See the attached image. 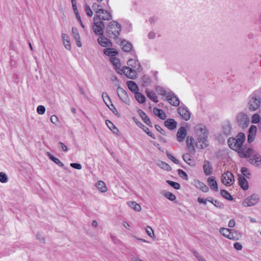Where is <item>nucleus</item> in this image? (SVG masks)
Masks as SVG:
<instances>
[{
    "label": "nucleus",
    "instance_id": "24",
    "mask_svg": "<svg viewBox=\"0 0 261 261\" xmlns=\"http://www.w3.org/2000/svg\"><path fill=\"white\" fill-rule=\"evenodd\" d=\"M72 35L76 42L77 45L79 47H81L82 45V43L81 41L80 36L77 29L75 28H72Z\"/></svg>",
    "mask_w": 261,
    "mask_h": 261
},
{
    "label": "nucleus",
    "instance_id": "3",
    "mask_svg": "<svg viewBox=\"0 0 261 261\" xmlns=\"http://www.w3.org/2000/svg\"><path fill=\"white\" fill-rule=\"evenodd\" d=\"M128 66H124L121 70L118 71L117 73L122 74L123 73L128 78L134 79L137 72L141 71V65L138 60L130 59L127 61Z\"/></svg>",
    "mask_w": 261,
    "mask_h": 261
},
{
    "label": "nucleus",
    "instance_id": "46",
    "mask_svg": "<svg viewBox=\"0 0 261 261\" xmlns=\"http://www.w3.org/2000/svg\"><path fill=\"white\" fill-rule=\"evenodd\" d=\"M260 117L258 114H254L252 115L251 118V122L254 124H256L259 122Z\"/></svg>",
    "mask_w": 261,
    "mask_h": 261
},
{
    "label": "nucleus",
    "instance_id": "42",
    "mask_svg": "<svg viewBox=\"0 0 261 261\" xmlns=\"http://www.w3.org/2000/svg\"><path fill=\"white\" fill-rule=\"evenodd\" d=\"M163 194L166 198L172 201L175 200L176 199V196L173 194L169 192H164L163 193Z\"/></svg>",
    "mask_w": 261,
    "mask_h": 261
},
{
    "label": "nucleus",
    "instance_id": "8",
    "mask_svg": "<svg viewBox=\"0 0 261 261\" xmlns=\"http://www.w3.org/2000/svg\"><path fill=\"white\" fill-rule=\"evenodd\" d=\"M94 24L93 25V30L96 35H101L103 33L105 24L101 20L96 17H94Z\"/></svg>",
    "mask_w": 261,
    "mask_h": 261
},
{
    "label": "nucleus",
    "instance_id": "17",
    "mask_svg": "<svg viewBox=\"0 0 261 261\" xmlns=\"http://www.w3.org/2000/svg\"><path fill=\"white\" fill-rule=\"evenodd\" d=\"M257 132V127L254 125H252L249 129L248 135V142L251 143L255 139Z\"/></svg>",
    "mask_w": 261,
    "mask_h": 261
},
{
    "label": "nucleus",
    "instance_id": "7",
    "mask_svg": "<svg viewBox=\"0 0 261 261\" xmlns=\"http://www.w3.org/2000/svg\"><path fill=\"white\" fill-rule=\"evenodd\" d=\"M236 121L237 124L243 129L247 128L250 123V119L248 116L242 112L236 115Z\"/></svg>",
    "mask_w": 261,
    "mask_h": 261
},
{
    "label": "nucleus",
    "instance_id": "32",
    "mask_svg": "<svg viewBox=\"0 0 261 261\" xmlns=\"http://www.w3.org/2000/svg\"><path fill=\"white\" fill-rule=\"evenodd\" d=\"M155 89L158 94L166 97V98H167L168 94V91H167L165 88L162 87L157 86Z\"/></svg>",
    "mask_w": 261,
    "mask_h": 261
},
{
    "label": "nucleus",
    "instance_id": "59",
    "mask_svg": "<svg viewBox=\"0 0 261 261\" xmlns=\"http://www.w3.org/2000/svg\"><path fill=\"white\" fill-rule=\"evenodd\" d=\"M146 232L147 234L151 238L154 236L152 229L150 226H147L146 228Z\"/></svg>",
    "mask_w": 261,
    "mask_h": 261
},
{
    "label": "nucleus",
    "instance_id": "26",
    "mask_svg": "<svg viewBox=\"0 0 261 261\" xmlns=\"http://www.w3.org/2000/svg\"><path fill=\"white\" fill-rule=\"evenodd\" d=\"M138 113L140 115V116L141 117L144 123H145L147 125L149 126L152 127V124L149 118V117L147 116V115L146 114L145 112H144L142 110H138Z\"/></svg>",
    "mask_w": 261,
    "mask_h": 261
},
{
    "label": "nucleus",
    "instance_id": "58",
    "mask_svg": "<svg viewBox=\"0 0 261 261\" xmlns=\"http://www.w3.org/2000/svg\"><path fill=\"white\" fill-rule=\"evenodd\" d=\"M199 185L200 186V189L202 191H203L204 192H207L208 191V187L206 185H205L204 184L199 182Z\"/></svg>",
    "mask_w": 261,
    "mask_h": 261
},
{
    "label": "nucleus",
    "instance_id": "45",
    "mask_svg": "<svg viewBox=\"0 0 261 261\" xmlns=\"http://www.w3.org/2000/svg\"><path fill=\"white\" fill-rule=\"evenodd\" d=\"M92 7L93 11L96 13V14H98L103 9L101 6L96 3L93 4Z\"/></svg>",
    "mask_w": 261,
    "mask_h": 261
},
{
    "label": "nucleus",
    "instance_id": "12",
    "mask_svg": "<svg viewBox=\"0 0 261 261\" xmlns=\"http://www.w3.org/2000/svg\"><path fill=\"white\" fill-rule=\"evenodd\" d=\"M166 100L171 105L174 107H178L180 104L179 98L174 93L170 90L168 91Z\"/></svg>",
    "mask_w": 261,
    "mask_h": 261
},
{
    "label": "nucleus",
    "instance_id": "22",
    "mask_svg": "<svg viewBox=\"0 0 261 261\" xmlns=\"http://www.w3.org/2000/svg\"><path fill=\"white\" fill-rule=\"evenodd\" d=\"M239 184L240 186L244 190H247L248 188V183L246 179L242 175H239Z\"/></svg>",
    "mask_w": 261,
    "mask_h": 261
},
{
    "label": "nucleus",
    "instance_id": "15",
    "mask_svg": "<svg viewBox=\"0 0 261 261\" xmlns=\"http://www.w3.org/2000/svg\"><path fill=\"white\" fill-rule=\"evenodd\" d=\"M94 17L103 20H110L112 19V15L110 12L103 9L98 14L95 15Z\"/></svg>",
    "mask_w": 261,
    "mask_h": 261
},
{
    "label": "nucleus",
    "instance_id": "1",
    "mask_svg": "<svg viewBox=\"0 0 261 261\" xmlns=\"http://www.w3.org/2000/svg\"><path fill=\"white\" fill-rule=\"evenodd\" d=\"M195 133L197 137L196 147L200 149L207 147L208 145V133L206 127L201 124L197 125L195 128Z\"/></svg>",
    "mask_w": 261,
    "mask_h": 261
},
{
    "label": "nucleus",
    "instance_id": "23",
    "mask_svg": "<svg viewBox=\"0 0 261 261\" xmlns=\"http://www.w3.org/2000/svg\"><path fill=\"white\" fill-rule=\"evenodd\" d=\"M164 124L169 129L173 130L176 127L177 122L173 119H168L164 122Z\"/></svg>",
    "mask_w": 261,
    "mask_h": 261
},
{
    "label": "nucleus",
    "instance_id": "16",
    "mask_svg": "<svg viewBox=\"0 0 261 261\" xmlns=\"http://www.w3.org/2000/svg\"><path fill=\"white\" fill-rule=\"evenodd\" d=\"M202 168L204 174L205 175L208 176L212 174L213 169L211 163L208 161H204Z\"/></svg>",
    "mask_w": 261,
    "mask_h": 261
},
{
    "label": "nucleus",
    "instance_id": "55",
    "mask_svg": "<svg viewBox=\"0 0 261 261\" xmlns=\"http://www.w3.org/2000/svg\"><path fill=\"white\" fill-rule=\"evenodd\" d=\"M167 157L170 159L172 162H173L176 164H179V161L177 160L174 156H173L171 153L168 152L166 153Z\"/></svg>",
    "mask_w": 261,
    "mask_h": 261
},
{
    "label": "nucleus",
    "instance_id": "39",
    "mask_svg": "<svg viewBox=\"0 0 261 261\" xmlns=\"http://www.w3.org/2000/svg\"><path fill=\"white\" fill-rule=\"evenodd\" d=\"M151 82L150 78L146 75L143 76L142 77L141 82L143 86H147L151 83Z\"/></svg>",
    "mask_w": 261,
    "mask_h": 261
},
{
    "label": "nucleus",
    "instance_id": "25",
    "mask_svg": "<svg viewBox=\"0 0 261 261\" xmlns=\"http://www.w3.org/2000/svg\"><path fill=\"white\" fill-rule=\"evenodd\" d=\"M145 93L147 96L152 101L156 103L159 101L156 93L152 90L146 89Z\"/></svg>",
    "mask_w": 261,
    "mask_h": 261
},
{
    "label": "nucleus",
    "instance_id": "33",
    "mask_svg": "<svg viewBox=\"0 0 261 261\" xmlns=\"http://www.w3.org/2000/svg\"><path fill=\"white\" fill-rule=\"evenodd\" d=\"M103 53L108 56L112 57H115V56L117 54V51H116L113 48H105L103 50Z\"/></svg>",
    "mask_w": 261,
    "mask_h": 261
},
{
    "label": "nucleus",
    "instance_id": "10",
    "mask_svg": "<svg viewBox=\"0 0 261 261\" xmlns=\"http://www.w3.org/2000/svg\"><path fill=\"white\" fill-rule=\"evenodd\" d=\"M102 98L103 99V101L107 105V106L110 109V110L115 115H118V112L115 107V106L112 103L111 100L108 95V94L106 92H103L102 94Z\"/></svg>",
    "mask_w": 261,
    "mask_h": 261
},
{
    "label": "nucleus",
    "instance_id": "60",
    "mask_svg": "<svg viewBox=\"0 0 261 261\" xmlns=\"http://www.w3.org/2000/svg\"><path fill=\"white\" fill-rule=\"evenodd\" d=\"M156 130L160 134L163 135H166L165 130L159 125H155L154 126Z\"/></svg>",
    "mask_w": 261,
    "mask_h": 261
},
{
    "label": "nucleus",
    "instance_id": "29",
    "mask_svg": "<svg viewBox=\"0 0 261 261\" xmlns=\"http://www.w3.org/2000/svg\"><path fill=\"white\" fill-rule=\"evenodd\" d=\"M121 45L122 46V49L124 51L129 52L132 50V44L126 40L121 41Z\"/></svg>",
    "mask_w": 261,
    "mask_h": 261
},
{
    "label": "nucleus",
    "instance_id": "5",
    "mask_svg": "<svg viewBox=\"0 0 261 261\" xmlns=\"http://www.w3.org/2000/svg\"><path fill=\"white\" fill-rule=\"evenodd\" d=\"M241 158H249V162L253 165L261 167V155L251 148L246 149L245 153H241Z\"/></svg>",
    "mask_w": 261,
    "mask_h": 261
},
{
    "label": "nucleus",
    "instance_id": "53",
    "mask_svg": "<svg viewBox=\"0 0 261 261\" xmlns=\"http://www.w3.org/2000/svg\"><path fill=\"white\" fill-rule=\"evenodd\" d=\"M85 11L89 17H91L93 15V12L90 7L87 5H85Z\"/></svg>",
    "mask_w": 261,
    "mask_h": 261
},
{
    "label": "nucleus",
    "instance_id": "6",
    "mask_svg": "<svg viewBox=\"0 0 261 261\" xmlns=\"http://www.w3.org/2000/svg\"><path fill=\"white\" fill-rule=\"evenodd\" d=\"M261 104L260 92L255 91L248 98V108L250 111H254L257 110Z\"/></svg>",
    "mask_w": 261,
    "mask_h": 261
},
{
    "label": "nucleus",
    "instance_id": "44",
    "mask_svg": "<svg viewBox=\"0 0 261 261\" xmlns=\"http://www.w3.org/2000/svg\"><path fill=\"white\" fill-rule=\"evenodd\" d=\"M227 238L232 240H238L237 232L234 229H231L230 233L229 234V236H228Z\"/></svg>",
    "mask_w": 261,
    "mask_h": 261
},
{
    "label": "nucleus",
    "instance_id": "13",
    "mask_svg": "<svg viewBox=\"0 0 261 261\" xmlns=\"http://www.w3.org/2000/svg\"><path fill=\"white\" fill-rule=\"evenodd\" d=\"M234 181L233 175L229 171L224 172L222 176V182L226 186H230Z\"/></svg>",
    "mask_w": 261,
    "mask_h": 261
},
{
    "label": "nucleus",
    "instance_id": "14",
    "mask_svg": "<svg viewBox=\"0 0 261 261\" xmlns=\"http://www.w3.org/2000/svg\"><path fill=\"white\" fill-rule=\"evenodd\" d=\"M117 92L120 99L124 103L128 104L130 100L126 92L122 88H117Z\"/></svg>",
    "mask_w": 261,
    "mask_h": 261
},
{
    "label": "nucleus",
    "instance_id": "40",
    "mask_svg": "<svg viewBox=\"0 0 261 261\" xmlns=\"http://www.w3.org/2000/svg\"><path fill=\"white\" fill-rule=\"evenodd\" d=\"M110 60L112 64L115 67L117 72L119 70L120 71V70L121 69H120V64L119 60L115 57H112L111 58Z\"/></svg>",
    "mask_w": 261,
    "mask_h": 261
},
{
    "label": "nucleus",
    "instance_id": "56",
    "mask_svg": "<svg viewBox=\"0 0 261 261\" xmlns=\"http://www.w3.org/2000/svg\"><path fill=\"white\" fill-rule=\"evenodd\" d=\"M241 171L244 176H246L247 178H249V175H250V174L249 172L248 169L247 168L242 167L241 169Z\"/></svg>",
    "mask_w": 261,
    "mask_h": 261
},
{
    "label": "nucleus",
    "instance_id": "31",
    "mask_svg": "<svg viewBox=\"0 0 261 261\" xmlns=\"http://www.w3.org/2000/svg\"><path fill=\"white\" fill-rule=\"evenodd\" d=\"M62 36L65 47L67 49L70 50L71 48V46L68 36L66 34H63Z\"/></svg>",
    "mask_w": 261,
    "mask_h": 261
},
{
    "label": "nucleus",
    "instance_id": "47",
    "mask_svg": "<svg viewBox=\"0 0 261 261\" xmlns=\"http://www.w3.org/2000/svg\"><path fill=\"white\" fill-rule=\"evenodd\" d=\"M167 182L170 186H171V187H172L173 188H174L176 190H178L180 188V186L179 184H178V182H175V181H171V180H167Z\"/></svg>",
    "mask_w": 261,
    "mask_h": 261
},
{
    "label": "nucleus",
    "instance_id": "4",
    "mask_svg": "<svg viewBox=\"0 0 261 261\" xmlns=\"http://www.w3.org/2000/svg\"><path fill=\"white\" fill-rule=\"evenodd\" d=\"M121 30V25L117 21H111L106 28V33L108 36L118 42L120 41L118 37Z\"/></svg>",
    "mask_w": 261,
    "mask_h": 261
},
{
    "label": "nucleus",
    "instance_id": "11",
    "mask_svg": "<svg viewBox=\"0 0 261 261\" xmlns=\"http://www.w3.org/2000/svg\"><path fill=\"white\" fill-rule=\"evenodd\" d=\"M178 113L185 120L188 121L190 119L191 114L188 108L184 105H181L178 108Z\"/></svg>",
    "mask_w": 261,
    "mask_h": 261
},
{
    "label": "nucleus",
    "instance_id": "54",
    "mask_svg": "<svg viewBox=\"0 0 261 261\" xmlns=\"http://www.w3.org/2000/svg\"><path fill=\"white\" fill-rule=\"evenodd\" d=\"M106 123L108 127L111 130H113L114 129H116L117 130L116 127L114 125L113 123H112L110 120H106Z\"/></svg>",
    "mask_w": 261,
    "mask_h": 261
},
{
    "label": "nucleus",
    "instance_id": "21",
    "mask_svg": "<svg viewBox=\"0 0 261 261\" xmlns=\"http://www.w3.org/2000/svg\"><path fill=\"white\" fill-rule=\"evenodd\" d=\"M186 142L188 151L191 153H194L195 149L194 145V140L193 137H188L187 139Z\"/></svg>",
    "mask_w": 261,
    "mask_h": 261
},
{
    "label": "nucleus",
    "instance_id": "43",
    "mask_svg": "<svg viewBox=\"0 0 261 261\" xmlns=\"http://www.w3.org/2000/svg\"><path fill=\"white\" fill-rule=\"evenodd\" d=\"M231 230V229H230L222 227L220 228L219 231L222 235L227 238L228 236H229V234L230 233Z\"/></svg>",
    "mask_w": 261,
    "mask_h": 261
},
{
    "label": "nucleus",
    "instance_id": "28",
    "mask_svg": "<svg viewBox=\"0 0 261 261\" xmlns=\"http://www.w3.org/2000/svg\"><path fill=\"white\" fill-rule=\"evenodd\" d=\"M138 126L142 128L149 136L155 139V137L153 134L150 130V129L145 125H143L140 122L137 123Z\"/></svg>",
    "mask_w": 261,
    "mask_h": 261
},
{
    "label": "nucleus",
    "instance_id": "37",
    "mask_svg": "<svg viewBox=\"0 0 261 261\" xmlns=\"http://www.w3.org/2000/svg\"><path fill=\"white\" fill-rule=\"evenodd\" d=\"M223 132L226 135H228L231 133V126L229 122H227L223 125Z\"/></svg>",
    "mask_w": 261,
    "mask_h": 261
},
{
    "label": "nucleus",
    "instance_id": "52",
    "mask_svg": "<svg viewBox=\"0 0 261 261\" xmlns=\"http://www.w3.org/2000/svg\"><path fill=\"white\" fill-rule=\"evenodd\" d=\"M8 177L4 172H0V181L2 183H6L8 181Z\"/></svg>",
    "mask_w": 261,
    "mask_h": 261
},
{
    "label": "nucleus",
    "instance_id": "62",
    "mask_svg": "<svg viewBox=\"0 0 261 261\" xmlns=\"http://www.w3.org/2000/svg\"><path fill=\"white\" fill-rule=\"evenodd\" d=\"M70 165L71 167L78 170H80L82 168V165L79 163H71Z\"/></svg>",
    "mask_w": 261,
    "mask_h": 261
},
{
    "label": "nucleus",
    "instance_id": "50",
    "mask_svg": "<svg viewBox=\"0 0 261 261\" xmlns=\"http://www.w3.org/2000/svg\"><path fill=\"white\" fill-rule=\"evenodd\" d=\"M178 175L183 179H185L186 180H188V174L186 172H185L184 170L181 169H178L177 170Z\"/></svg>",
    "mask_w": 261,
    "mask_h": 261
},
{
    "label": "nucleus",
    "instance_id": "61",
    "mask_svg": "<svg viewBox=\"0 0 261 261\" xmlns=\"http://www.w3.org/2000/svg\"><path fill=\"white\" fill-rule=\"evenodd\" d=\"M51 122L55 125H57L59 122V119L58 117L55 115H53L50 117Z\"/></svg>",
    "mask_w": 261,
    "mask_h": 261
},
{
    "label": "nucleus",
    "instance_id": "30",
    "mask_svg": "<svg viewBox=\"0 0 261 261\" xmlns=\"http://www.w3.org/2000/svg\"><path fill=\"white\" fill-rule=\"evenodd\" d=\"M126 84L128 89L134 93L138 91V87L134 81H128L127 82Z\"/></svg>",
    "mask_w": 261,
    "mask_h": 261
},
{
    "label": "nucleus",
    "instance_id": "19",
    "mask_svg": "<svg viewBox=\"0 0 261 261\" xmlns=\"http://www.w3.org/2000/svg\"><path fill=\"white\" fill-rule=\"evenodd\" d=\"M187 135V130L184 127H180L177 130L176 136L178 142H182Z\"/></svg>",
    "mask_w": 261,
    "mask_h": 261
},
{
    "label": "nucleus",
    "instance_id": "35",
    "mask_svg": "<svg viewBox=\"0 0 261 261\" xmlns=\"http://www.w3.org/2000/svg\"><path fill=\"white\" fill-rule=\"evenodd\" d=\"M128 205L137 212H140L141 210V206L134 201H129L127 203Z\"/></svg>",
    "mask_w": 261,
    "mask_h": 261
},
{
    "label": "nucleus",
    "instance_id": "20",
    "mask_svg": "<svg viewBox=\"0 0 261 261\" xmlns=\"http://www.w3.org/2000/svg\"><path fill=\"white\" fill-rule=\"evenodd\" d=\"M207 182L208 186L210 187V188L215 191H218V187L217 182L216 180L215 177L214 176H210L207 178Z\"/></svg>",
    "mask_w": 261,
    "mask_h": 261
},
{
    "label": "nucleus",
    "instance_id": "49",
    "mask_svg": "<svg viewBox=\"0 0 261 261\" xmlns=\"http://www.w3.org/2000/svg\"><path fill=\"white\" fill-rule=\"evenodd\" d=\"M206 200L207 201L211 202L217 207H220L221 206V203L217 200L214 201L212 197H208L206 198Z\"/></svg>",
    "mask_w": 261,
    "mask_h": 261
},
{
    "label": "nucleus",
    "instance_id": "63",
    "mask_svg": "<svg viewBox=\"0 0 261 261\" xmlns=\"http://www.w3.org/2000/svg\"><path fill=\"white\" fill-rule=\"evenodd\" d=\"M193 254L198 259L199 261H204L205 259L203 258H202L196 251H193Z\"/></svg>",
    "mask_w": 261,
    "mask_h": 261
},
{
    "label": "nucleus",
    "instance_id": "51",
    "mask_svg": "<svg viewBox=\"0 0 261 261\" xmlns=\"http://www.w3.org/2000/svg\"><path fill=\"white\" fill-rule=\"evenodd\" d=\"M159 166L161 168L167 171H169L171 169V167L168 164L164 162H161L159 164Z\"/></svg>",
    "mask_w": 261,
    "mask_h": 261
},
{
    "label": "nucleus",
    "instance_id": "38",
    "mask_svg": "<svg viewBox=\"0 0 261 261\" xmlns=\"http://www.w3.org/2000/svg\"><path fill=\"white\" fill-rule=\"evenodd\" d=\"M135 96L136 100L141 103H143L145 101V97L139 92L135 93Z\"/></svg>",
    "mask_w": 261,
    "mask_h": 261
},
{
    "label": "nucleus",
    "instance_id": "34",
    "mask_svg": "<svg viewBox=\"0 0 261 261\" xmlns=\"http://www.w3.org/2000/svg\"><path fill=\"white\" fill-rule=\"evenodd\" d=\"M48 156L49 158L53 161L54 162H55L56 164H57L59 166L63 167L64 168V169H67V168H64V164L61 162L59 159H58L57 158H55L54 156L52 154H51L49 153H48Z\"/></svg>",
    "mask_w": 261,
    "mask_h": 261
},
{
    "label": "nucleus",
    "instance_id": "36",
    "mask_svg": "<svg viewBox=\"0 0 261 261\" xmlns=\"http://www.w3.org/2000/svg\"><path fill=\"white\" fill-rule=\"evenodd\" d=\"M97 189L101 192H106L107 191V188L105 183L102 181H99L96 184Z\"/></svg>",
    "mask_w": 261,
    "mask_h": 261
},
{
    "label": "nucleus",
    "instance_id": "41",
    "mask_svg": "<svg viewBox=\"0 0 261 261\" xmlns=\"http://www.w3.org/2000/svg\"><path fill=\"white\" fill-rule=\"evenodd\" d=\"M220 193L222 196H223L226 199L229 200H232L233 199V198L231 196V195L227 191L225 190H221L220 191Z\"/></svg>",
    "mask_w": 261,
    "mask_h": 261
},
{
    "label": "nucleus",
    "instance_id": "2",
    "mask_svg": "<svg viewBox=\"0 0 261 261\" xmlns=\"http://www.w3.org/2000/svg\"><path fill=\"white\" fill-rule=\"evenodd\" d=\"M246 140V137L243 133H239L235 138L230 137L228 139L227 143L229 147L237 151L241 158V153H245L246 147L244 143Z\"/></svg>",
    "mask_w": 261,
    "mask_h": 261
},
{
    "label": "nucleus",
    "instance_id": "64",
    "mask_svg": "<svg viewBox=\"0 0 261 261\" xmlns=\"http://www.w3.org/2000/svg\"><path fill=\"white\" fill-rule=\"evenodd\" d=\"M234 248L237 250H241L242 249V245L239 242L234 243Z\"/></svg>",
    "mask_w": 261,
    "mask_h": 261
},
{
    "label": "nucleus",
    "instance_id": "48",
    "mask_svg": "<svg viewBox=\"0 0 261 261\" xmlns=\"http://www.w3.org/2000/svg\"><path fill=\"white\" fill-rule=\"evenodd\" d=\"M182 159L184 160V161L186 162L187 164H188L190 165H192V159H191V156L189 153H185L183 154Z\"/></svg>",
    "mask_w": 261,
    "mask_h": 261
},
{
    "label": "nucleus",
    "instance_id": "57",
    "mask_svg": "<svg viewBox=\"0 0 261 261\" xmlns=\"http://www.w3.org/2000/svg\"><path fill=\"white\" fill-rule=\"evenodd\" d=\"M45 108L43 106L40 105L37 108V112L40 115H42L45 113Z\"/></svg>",
    "mask_w": 261,
    "mask_h": 261
},
{
    "label": "nucleus",
    "instance_id": "27",
    "mask_svg": "<svg viewBox=\"0 0 261 261\" xmlns=\"http://www.w3.org/2000/svg\"><path fill=\"white\" fill-rule=\"evenodd\" d=\"M153 112L155 115L162 120H165L167 117L166 113L161 109L154 108L153 109Z\"/></svg>",
    "mask_w": 261,
    "mask_h": 261
},
{
    "label": "nucleus",
    "instance_id": "9",
    "mask_svg": "<svg viewBox=\"0 0 261 261\" xmlns=\"http://www.w3.org/2000/svg\"><path fill=\"white\" fill-rule=\"evenodd\" d=\"M259 196L257 194H253L245 198L242 205L244 207L254 206L259 202Z\"/></svg>",
    "mask_w": 261,
    "mask_h": 261
},
{
    "label": "nucleus",
    "instance_id": "18",
    "mask_svg": "<svg viewBox=\"0 0 261 261\" xmlns=\"http://www.w3.org/2000/svg\"><path fill=\"white\" fill-rule=\"evenodd\" d=\"M97 41L101 46L104 47H110L112 46L111 41L103 36H100L98 38Z\"/></svg>",
    "mask_w": 261,
    "mask_h": 261
}]
</instances>
